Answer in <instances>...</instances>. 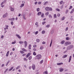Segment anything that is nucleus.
<instances>
[{
    "instance_id": "obj_1",
    "label": "nucleus",
    "mask_w": 74,
    "mask_h": 74,
    "mask_svg": "<svg viewBox=\"0 0 74 74\" xmlns=\"http://www.w3.org/2000/svg\"><path fill=\"white\" fill-rule=\"evenodd\" d=\"M45 10L47 11H52V9L51 8H49L48 7H46Z\"/></svg>"
},
{
    "instance_id": "obj_53",
    "label": "nucleus",
    "mask_w": 74,
    "mask_h": 74,
    "mask_svg": "<svg viewBox=\"0 0 74 74\" xmlns=\"http://www.w3.org/2000/svg\"><path fill=\"white\" fill-rule=\"evenodd\" d=\"M23 59H24V61H27V59H26V58H24Z\"/></svg>"
},
{
    "instance_id": "obj_31",
    "label": "nucleus",
    "mask_w": 74,
    "mask_h": 74,
    "mask_svg": "<svg viewBox=\"0 0 74 74\" xmlns=\"http://www.w3.org/2000/svg\"><path fill=\"white\" fill-rule=\"evenodd\" d=\"M42 33L43 34H44L45 33V31H44V30L42 31Z\"/></svg>"
},
{
    "instance_id": "obj_37",
    "label": "nucleus",
    "mask_w": 74,
    "mask_h": 74,
    "mask_svg": "<svg viewBox=\"0 0 74 74\" xmlns=\"http://www.w3.org/2000/svg\"><path fill=\"white\" fill-rule=\"evenodd\" d=\"M57 16H58V17H59V16H60V13H58L57 14Z\"/></svg>"
},
{
    "instance_id": "obj_34",
    "label": "nucleus",
    "mask_w": 74,
    "mask_h": 74,
    "mask_svg": "<svg viewBox=\"0 0 74 74\" xmlns=\"http://www.w3.org/2000/svg\"><path fill=\"white\" fill-rule=\"evenodd\" d=\"M49 13L48 12H47L45 13V15L47 16L48 15H49Z\"/></svg>"
},
{
    "instance_id": "obj_28",
    "label": "nucleus",
    "mask_w": 74,
    "mask_h": 74,
    "mask_svg": "<svg viewBox=\"0 0 74 74\" xmlns=\"http://www.w3.org/2000/svg\"><path fill=\"white\" fill-rule=\"evenodd\" d=\"M32 56H30L29 58L28 59L30 60H31V59H32Z\"/></svg>"
},
{
    "instance_id": "obj_6",
    "label": "nucleus",
    "mask_w": 74,
    "mask_h": 74,
    "mask_svg": "<svg viewBox=\"0 0 74 74\" xmlns=\"http://www.w3.org/2000/svg\"><path fill=\"white\" fill-rule=\"evenodd\" d=\"M27 42L26 41H24V47L25 48H26L27 47Z\"/></svg>"
},
{
    "instance_id": "obj_41",
    "label": "nucleus",
    "mask_w": 74,
    "mask_h": 74,
    "mask_svg": "<svg viewBox=\"0 0 74 74\" xmlns=\"http://www.w3.org/2000/svg\"><path fill=\"white\" fill-rule=\"evenodd\" d=\"M33 55H34V56H36V53L35 51L33 53Z\"/></svg>"
},
{
    "instance_id": "obj_33",
    "label": "nucleus",
    "mask_w": 74,
    "mask_h": 74,
    "mask_svg": "<svg viewBox=\"0 0 74 74\" xmlns=\"http://www.w3.org/2000/svg\"><path fill=\"white\" fill-rule=\"evenodd\" d=\"M32 46V45H29V49H31V46Z\"/></svg>"
},
{
    "instance_id": "obj_22",
    "label": "nucleus",
    "mask_w": 74,
    "mask_h": 74,
    "mask_svg": "<svg viewBox=\"0 0 74 74\" xmlns=\"http://www.w3.org/2000/svg\"><path fill=\"white\" fill-rule=\"evenodd\" d=\"M16 40H15L14 42H12V44H16Z\"/></svg>"
},
{
    "instance_id": "obj_48",
    "label": "nucleus",
    "mask_w": 74,
    "mask_h": 74,
    "mask_svg": "<svg viewBox=\"0 0 74 74\" xmlns=\"http://www.w3.org/2000/svg\"><path fill=\"white\" fill-rule=\"evenodd\" d=\"M15 18H11V21H15Z\"/></svg>"
},
{
    "instance_id": "obj_60",
    "label": "nucleus",
    "mask_w": 74,
    "mask_h": 74,
    "mask_svg": "<svg viewBox=\"0 0 74 74\" xmlns=\"http://www.w3.org/2000/svg\"><path fill=\"white\" fill-rule=\"evenodd\" d=\"M42 44H46V43L45 42H42Z\"/></svg>"
},
{
    "instance_id": "obj_39",
    "label": "nucleus",
    "mask_w": 74,
    "mask_h": 74,
    "mask_svg": "<svg viewBox=\"0 0 74 74\" xmlns=\"http://www.w3.org/2000/svg\"><path fill=\"white\" fill-rule=\"evenodd\" d=\"M36 42H40V39H36Z\"/></svg>"
},
{
    "instance_id": "obj_23",
    "label": "nucleus",
    "mask_w": 74,
    "mask_h": 74,
    "mask_svg": "<svg viewBox=\"0 0 74 74\" xmlns=\"http://www.w3.org/2000/svg\"><path fill=\"white\" fill-rule=\"evenodd\" d=\"M50 25L49 24L47 25L46 26V27H47V28L50 27Z\"/></svg>"
},
{
    "instance_id": "obj_4",
    "label": "nucleus",
    "mask_w": 74,
    "mask_h": 74,
    "mask_svg": "<svg viewBox=\"0 0 74 74\" xmlns=\"http://www.w3.org/2000/svg\"><path fill=\"white\" fill-rule=\"evenodd\" d=\"M7 16H8V13H6L3 15L2 17L3 18H6Z\"/></svg>"
},
{
    "instance_id": "obj_43",
    "label": "nucleus",
    "mask_w": 74,
    "mask_h": 74,
    "mask_svg": "<svg viewBox=\"0 0 74 74\" xmlns=\"http://www.w3.org/2000/svg\"><path fill=\"white\" fill-rule=\"evenodd\" d=\"M8 70V69H7L5 71H4V73L5 74V73H6V72H7Z\"/></svg>"
},
{
    "instance_id": "obj_32",
    "label": "nucleus",
    "mask_w": 74,
    "mask_h": 74,
    "mask_svg": "<svg viewBox=\"0 0 74 74\" xmlns=\"http://www.w3.org/2000/svg\"><path fill=\"white\" fill-rule=\"evenodd\" d=\"M70 39V38L68 37H67L66 38V40H69Z\"/></svg>"
},
{
    "instance_id": "obj_46",
    "label": "nucleus",
    "mask_w": 74,
    "mask_h": 74,
    "mask_svg": "<svg viewBox=\"0 0 74 74\" xmlns=\"http://www.w3.org/2000/svg\"><path fill=\"white\" fill-rule=\"evenodd\" d=\"M43 74H48V72H47V71L44 72L43 73Z\"/></svg>"
},
{
    "instance_id": "obj_40",
    "label": "nucleus",
    "mask_w": 74,
    "mask_h": 74,
    "mask_svg": "<svg viewBox=\"0 0 74 74\" xmlns=\"http://www.w3.org/2000/svg\"><path fill=\"white\" fill-rule=\"evenodd\" d=\"M46 23V22L45 21H43L42 22V25H45Z\"/></svg>"
},
{
    "instance_id": "obj_56",
    "label": "nucleus",
    "mask_w": 74,
    "mask_h": 74,
    "mask_svg": "<svg viewBox=\"0 0 74 74\" xmlns=\"http://www.w3.org/2000/svg\"><path fill=\"white\" fill-rule=\"evenodd\" d=\"M63 8V5L62 6H61L60 7V9H62V8Z\"/></svg>"
},
{
    "instance_id": "obj_29",
    "label": "nucleus",
    "mask_w": 74,
    "mask_h": 74,
    "mask_svg": "<svg viewBox=\"0 0 74 74\" xmlns=\"http://www.w3.org/2000/svg\"><path fill=\"white\" fill-rule=\"evenodd\" d=\"M13 68L14 67H12L9 70V71H11L13 69Z\"/></svg>"
},
{
    "instance_id": "obj_19",
    "label": "nucleus",
    "mask_w": 74,
    "mask_h": 74,
    "mask_svg": "<svg viewBox=\"0 0 74 74\" xmlns=\"http://www.w3.org/2000/svg\"><path fill=\"white\" fill-rule=\"evenodd\" d=\"M69 47L70 48V49H72V48H73V45H69Z\"/></svg>"
},
{
    "instance_id": "obj_50",
    "label": "nucleus",
    "mask_w": 74,
    "mask_h": 74,
    "mask_svg": "<svg viewBox=\"0 0 74 74\" xmlns=\"http://www.w3.org/2000/svg\"><path fill=\"white\" fill-rule=\"evenodd\" d=\"M68 12H69V10H66L65 12V14H67Z\"/></svg>"
},
{
    "instance_id": "obj_45",
    "label": "nucleus",
    "mask_w": 74,
    "mask_h": 74,
    "mask_svg": "<svg viewBox=\"0 0 74 74\" xmlns=\"http://www.w3.org/2000/svg\"><path fill=\"white\" fill-rule=\"evenodd\" d=\"M43 47L41 46L40 47V49H41V50H42V49H43Z\"/></svg>"
},
{
    "instance_id": "obj_51",
    "label": "nucleus",
    "mask_w": 74,
    "mask_h": 74,
    "mask_svg": "<svg viewBox=\"0 0 74 74\" xmlns=\"http://www.w3.org/2000/svg\"><path fill=\"white\" fill-rule=\"evenodd\" d=\"M63 71V69H61L60 70V72H62Z\"/></svg>"
},
{
    "instance_id": "obj_47",
    "label": "nucleus",
    "mask_w": 74,
    "mask_h": 74,
    "mask_svg": "<svg viewBox=\"0 0 74 74\" xmlns=\"http://www.w3.org/2000/svg\"><path fill=\"white\" fill-rule=\"evenodd\" d=\"M22 51H25V52H26V51H27L26 50H25V49L24 48L23 49H22Z\"/></svg>"
},
{
    "instance_id": "obj_10",
    "label": "nucleus",
    "mask_w": 74,
    "mask_h": 74,
    "mask_svg": "<svg viewBox=\"0 0 74 74\" xmlns=\"http://www.w3.org/2000/svg\"><path fill=\"white\" fill-rule=\"evenodd\" d=\"M65 43V40H63L61 42L60 44H64Z\"/></svg>"
},
{
    "instance_id": "obj_36",
    "label": "nucleus",
    "mask_w": 74,
    "mask_h": 74,
    "mask_svg": "<svg viewBox=\"0 0 74 74\" xmlns=\"http://www.w3.org/2000/svg\"><path fill=\"white\" fill-rule=\"evenodd\" d=\"M73 11H74V8L70 12V14H72V13L73 12Z\"/></svg>"
},
{
    "instance_id": "obj_64",
    "label": "nucleus",
    "mask_w": 74,
    "mask_h": 74,
    "mask_svg": "<svg viewBox=\"0 0 74 74\" xmlns=\"http://www.w3.org/2000/svg\"><path fill=\"white\" fill-rule=\"evenodd\" d=\"M37 47V45H34L33 46L34 48H36Z\"/></svg>"
},
{
    "instance_id": "obj_5",
    "label": "nucleus",
    "mask_w": 74,
    "mask_h": 74,
    "mask_svg": "<svg viewBox=\"0 0 74 74\" xmlns=\"http://www.w3.org/2000/svg\"><path fill=\"white\" fill-rule=\"evenodd\" d=\"M9 9L11 11H14V10H15V9L14 8H12L11 6L9 7Z\"/></svg>"
},
{
    "instance_id": "obj_18",
    "label": "nucleus",
    "mask_w": 74,
    "mask_h": 74,
    "mask_svg": "<svg viewBox=\"0 0 74 74\" xmlns=\"http://www.w3.org/2000/svg\"><path fill=\"white\" fill-rule=\"evenodd\" d=\"M24 43V42L23 41H19V43L20 44H23Z\"/></svg>"
},
{
    "instance_id": "obj_55",
    "label": "nucleus",
    "mask_w": 74,
    "mask_h": 74,
    "mask_svg": "<svg viewBox=\"0 0 74 74\" xmlns=\"http://www.w3.org/2000/svg\"><path fill=\"white\" fill-rule=\"evenodd\" d=\"M20 66H18L16 68V70H18V69H19L20 68Z\"/></svg>"
},
{
    "instance_id": "obj_63",
    "label": "nucleus",
    "mask_w": 74,
    "mask_h": 74,
    "mask_svg": "<svg viewBox=\"0 0 74 74\" xmlns=\"http://www.w3.org/2000/svg\"><path fill=\"white\" fill-rule=\"evenodd\" d=\"M68 27H66L65 29V31H67L68 30Z\"/></svg>"
},
{
    "instance_id": "obj_44",
    "label": "nucleus",
    "mask_w": 74,
    "mask_h": 74,
    "mask_svg": "<svg viewBox=\"0 0 74 74\" xmlns=\"http://www.w3.org/2000/svg\"><path fill=\"white\" fill-rule=\"evenodd\" d=\"M38 31H36L35 32V34L36 35H37V34H38Z\"/></svg>"
},
{
    "instance_id": "obj_7",
    "label": "nucleus",
    "mask_w": 74,
    "mask_h": 74,
    "mask_svg": "<svg viewBox=\"0 0 74 74\" xmlns=\"http://www.w3.org/2000/svg\"><path fill=\"white\" fill-rule=\"evenodd\" d=\"M16 36L17 37H18V38H19V39H21V36H19V35L18 34H16Z\"/></svg>"
},
{
    "instance_id": "obj_35",
    "label": "nucleus",
    "mask_w": 74,
    "mask_h": 74,
    "mask_svg": "<svg viewBox=\"0 0 74 74\" xmlns=\"http://www.w3.org/2000/svg\"><path fill=\"white\" fill-rule=\"evenodd\" d=\"M56 11H57L59 12L60 11V9H59L58 8H56Z\"/></svg>"
},
{
    "instance_id": "obj_11",
    "label": "nucleus",
    "mask_w": 74,
    "mask_h": 74,
    "mask_svg": "<svg viewBox=\"0 0 74 74\" xmlns=\"http://www.w3.org/2000/svg\"><path fill=\"white\" fill-rule=\"evenodd\" d=\"M5 28L4 29V30H6V29H8V25H5Z\"/></svg>"
},
{
    "instance_id": "obj_58",
    "label": "nucleus",
    "mask_w": 74,
    "mask_h": 74,
    "mask_svg": "<svg viewBox=\"0 0 74 74\" xmlns=\"http://www.w3.org/2000/svg\"><path fill=\"white\" fill-rule=\"evenodd\" d=\"M20 52H21V53L22 54H23V53H24L23 51H20Z\"/></svg>"
},
{
    "instance_id": "obj_57",
    "label": "nucleus",
    "mask_w": 74,
    "mask_h": 74,
    "mask_svg": "<svg viewBox=\"0 0 74 74\" xmlns=\"http://www.w3.org/2000/svg\"><path fill=\"white\" fill-rule=\"evenodd\" d=\"M43 60H42L40 62V63H41V64H42V63H43Z\"/></svg>"
},
{
    "instance_id": "obj_54",
    "label": "nucleus",
    "mask_w": 74,
    "mask_h": 74,
    "mask_svg": "<svg viewBox=\"0 0 74 74\" xmlns=\"http://www.w3.org/2000/svg\"><path fill=\"white\" fill-rule=\"evenodd\" d=\"M72 8H73V6H70V8H69V10H70Z\"/></svg>"
},
{
    "instance_id": "obj_21",
    "label": "nucleus",
    "mask_w": 74,
    "mask_h": 74,
    "mask_svg": "<svg viewBox=\"0 0 74 74\" xmlns=\"http://www.w3.org/2000/svg\"><path fill=\"white\" fill-rule=\"evenodd\" d=\"M9 52H10V51H9L7 52L6 54V57H8V55H9Z\"/></svg>"
},
{
    "instance_id": "obj_38",
    "label": "nucleus",
    "mask_w": 74,
    "mask_h": 74,
    "mask_svg": "<svg viewBox=\"0 0 74 74\" xmlns=\"http://www.w3.org/2000/svg\"><path fill=\"white\" fill-rule=\"evenodd\" d=\"M36 11L37 12H39L40 11V8H38L36 9Z\"/></svg>"
},
{
    "instance_id": "obj_25",
    "label": "nucleus",
    "mask_w": 74,
    "mask_h": 74,
    "mask_svg": "<svg viewBox=\"0 0 74 74\" xmlns=\"http://www.w3.org/2000/svg\"><path fill=\"white\" fill-rule=\"evenodd\" d=\"M69 49H71L69 46H68L66 48V50H69Z\"/></svg>"
},
{
    "instance_id": "obj_26",
    "label": "nucleus",
    "mask_w": 74,
    "mask_h": 74,
    "mask_svg": "<svg viewBox=\"0 0 74 74\" xmlns=\"http://www.w3.org/2000/svg\"><path fill=\"white\" fill-rule=\"evenodd\" d=\"M52 40H51L50 43V47H51V45H52Z\"/></svg>"
},
{
    "instance_id": "obj_15",
    "label": "nucleus",
    "mask_w": 74,
    "mask_h": 74,
    "mask_svg": "<svg viewBox=\"0 0 74 74\" xmlns=\"http://www.w3.org/2000/svg\"><path fill=\"white\" fill-rule=\"evenodd\" d=\"M32 69H33V70H35V69H36V66H35V65H33L32 66Z\"/></svg>"
},
{
    "instance_id": "obj_49",
    "label": "nucleus",
    "mask_w": 74,
    "mask_h": 74,
    "mask_svg": "<svg viewBox=\"0 0 74 74\" xmlns=\"http://www.w3.org/2000/svg\"><path fill=\"white\" fill-rule=\"evenodd\" d=\"M1 39H3L4 38V35H2L1 36Z\"/></svg>"
},
{
    "instance_id": "obj_42",
    "label": "nucleus",
    "mask_w": 74,
    "mask_h": 74,
    "mask_svg": "<svg viewBox=\"0 0 74 74\" xmlns=\"http://www.w3.org/2000/svg\"><path fill=\"white\" fill-rule=\"evenodd\" d=\"M48 2L47 1L45 2H44V5H46L47 4H48Z\"/></svg>"
},
{
    "instance_id": "obj_13",
    "label": "nucleus",
    "mask_w": 74,
    "mask_h": 74,
    "mask_svg": "<svg viewBox=\"0 0 74 74\" xmlns=\"http://www.w3.org/2000/svg\"><path fill=\"white\" fill-rule=\"evenodd\" d=\"M31 53H28L26 56V57L27 58H28V57H29V56H30V55H31Z\"/></svg>"
},
{
    "instance_id": "obj_12",
    "label": "nucleus",
    "mask_w": 74,
    "mask_h": 74,
    "mask_svg": "<svg viewBox=\"0 0 74 74\" xmlns=\"http://www.w3.org/2000/svg\"><path fill=\"white\" fill-rule=\"evenodd\" d=\"M42 13L41 12H38L37 14V15H38V16H40V15H41Z\"/></svg>"
},
{
    "instance_id": "obj_59",
    "label": "nucleus",
    "mask_w": 74,
    "mask_h": 74,
    "mask_svg": "<svg viewBox=\"0 0 74 74\" xmlns=\"http://www.w3.org/2000/svg\"><path fill=\"white\" fill-rule=\"evenodd\" d=\"M10 60L8 61V62H7L6 63L7 65H8V63H10Z\"/></svg>"
},
{
    "instance_id": "obj_8",
    "label": "nucleus",
    "mask_w": 74,
    "mask_h": 74,
    "mask_svg": "<svg viewBox=\"0 0 74 74\" xmlns=\"http://www.w3.org/2000/svg\"><path fill=\"white\" fill-rule=\"evenodd\" d=\"M22 16L23 19H24L25 20H26V18L25 17V14H23Z\"/></svg>"
},
{
    "instance_id": "obj_9",
    "label": "nucleus",
    "mask_w": 74,
    "mask_h": 74,
    "mask_svg": "<svg viewBox=\"0 0 74 74\" xmlns=\"http://www.w3.org/2000/svg\"><path fill=\"white\" fill-rule=\"evenodd\" d=\"M24 5L25 4L24 3H22L20 5V8H22V7H24Z\"/></svg>"
},
{
    "instance_id": "obj_16",
    "label": "nucleus",
    "mask_w": 74,
    "mask_h": 74,
    "mask_svg": "<svg viewBox=\"0 0 74 74\" xmlns=\"http://www.w3.org/2000/svg\"><path fill=\"white\" fill-rule=\"evenodd\" d=\"M67 55H64L63 56L62 58H67Z\"/></svg>"
},
{
    "instance_id": "obj_17",
    "label": "nucleus",
    "mask_w": 74,
    "mask_h": 74,
    "mask_svg": "<svg viewBox=\"0 0 74 74\" xmlns=\"http://www.w3.org/2000/svg\"><path fill=\"white\" fill-rule=\"evenodd\" d=\"M63 64V62H60L57 64V65H62Z\"/></svg>"
},
{
    "instance_id": "obj_52",
    "label": "nucleus",
    "mask_w": 74,
    "mask_h": 74,
    "mask_svg": "<svg viewBox=\"0 0 74 74\" xmlns=\"http://www.w3.org/2000/svg\"><path fill=\"white\" fill-rule=\"evenodd\" d=\"M63 1H61L60 2V4H62L63 3Z\"/></svg>"
},
{
    "instance_id": "obj_62",
    "label": "nucleus",
    "mask_w": 74,
    "mask_h": 74,
    "mask_svg": "<svg viewBox=\"0 0 74 74\" xmlns=\"http://www.w3.org/2000/svg\"><path fill=\"white\" fill-rule=\"evenodd\" d=\"M33 50L34 51H36L37 50L36 49L34 48L33 49Z\"/></svg>"
},
{
    "instance_id": "obj_24",
    "label": "nucleus",
    "mask_w": 74,
    "mask_h": 74,
    "mask_svg": "<svg viewBox=\"0 0 74 74\" xmlns=\"http://www.w3.org/2000/svg\"><path fill=\"white\" fill-rule=\"evenodd\" d=\"M41 16L42 18H44V13H42V14Z\"/></svg>"
},
{
    "instance_id": "obj_2",
    "label": "nucleus",
    "mask_w": 74,
    "mask_h": 74,
    "mask_svg": "<svg viewBox=\"0 0 74 74\" xmlns=\"http://www.w3.org/2000/svg\"><path fill=\"white\" fill-rule=\"evenodd\" d=\"M36 59H38V60H40L41 58V55L40 54H38L36 56Z\"/></svg>"
},
{
    "instance_id": "obj_3",
    "label": "nucleus",
    "mask_w": 74,
    "mask_h": 74,
    "mask_svg": "<svg viewBox=\"0 0 74 74\" xmlns=\"http://www.w3.org/2000/svg\"><path fill=\"white\" fill-rule=\"evenodd\" d=\"M71 44V42H70L66 41V42H65L64 45L65 46H67L68 45H70Z\"/></svg>"
},
{
    "instance_id": "obj_14",
    "label": "nucleus",
    "mask_w": 74,
    "mask_h": 74,
    "mask_svg": "<svg viewBox=\"0 0 74 74\" xmlns=\"http://www.w3.org/2000/svg\"><path fill=\"white\" fill-rule=\"evenodd\" d=\"M71 58H72L71 56H69V63H70V61H71Z\"/></svg>"
},
{
    "instance_id": "obj_27",
    "label": "nucleus",
    "mask_w": 74,
    "mask_h": 74,
    "mask_svg": "<svg viewBox=\"0 0 74 74\" xmlns=\"http://www.w3.org/2000/svg\"><path fill=\"white\" fill-rule=\"evenodd\" d=\"M53 17L54 18H57V16H56V14H54Z\"/></svg>"
},
{
    "instance_id": "obj_20",
    "label": "nucleus",
    "mask_w": 74,
    "mask_h": 74,
    "mask_svg": "<svg viewBox=\"0 0 74 74\" xmlns=\"http://www.w3.org/2000/svg\"><path fill=\"white\" fill-rule=\"evenodd\" d=\"M66 18V17L64 16H63L61 18V20L62 21H64V19Z\"/></svg>"
},
{
    "instance_id": "obj_30",
    "label": "nucleus",
    "mask_w": 74,
    "mask_h": 74,
    "mask_svg": "<svg viewBox=\"0 0 74 74\" xmlns=\"http://www.w3.org/2000/svg\"><path fill=\"white\" fill-rule=\"evenodd\" d=\"M48 17L49 18H52V15H51V14H49L48 16Z\"/></svg>"
},
{
    "instance_id": "obj_61",
    "label": "nucleus",
    "mask_w": 74,
    "mask_h": 74,
    "mask_svg": "<svg viewBox=\"0 0 74 74\" xmlns=\"http://www.w3.org/2000/svg\"><path fill=\"white\" fill-rule=\"evenodd\" d=\"M11 23L12 25H14V22L12 21L11 22Z\"/></svg>"
}]
</instances>
